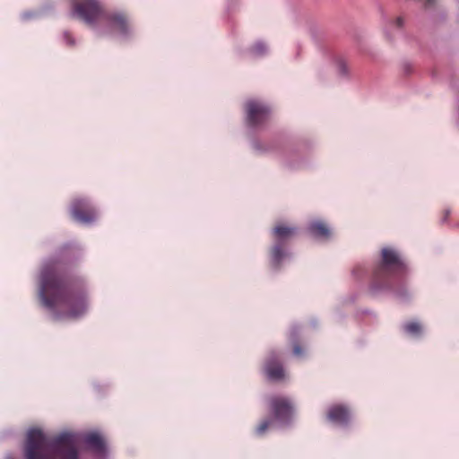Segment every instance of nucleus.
I'll return each instance as SVG.
<instances>
[{"instance_id": "nucleus-6", "label": "nucleus", "mask_w": 459, "mask_h": 459, "mask_svg": "<svg viewBox=\"0 0 459 459\" xmlns=\"http://www.w3.org/2000/svg\"><path fill=\"white\" fill-rule=\"evenodd\" d=\"M247 125L250 128H257L263 126L271 114L270 108L263 102L250 100L246 103Z\"/></svg>"}, {"instance_id": "nucleus-15", "label": "nucleus", "mask_w": 459, "mask_h": 459, "mask_svg": "<svg viewBox=\"0 0 459 459\" xmlns=\"http://www.w3.org/2000/svg\"><path fill=\"white\" fill-rule=\"evenodd\" d=\"M273 422L271 420H265L262 421L256 428L255 432L258 436H262L265 433L269 426H273Z\"/></svg>"}, {"instance_id": "nucleus-12", "label": "nucleus", "mask_w": 459, "mask_h": 459, "mask_svg": "<svg viewBox=\"0 0 459 459\" xmlns=\"http://www.w3.org/2000/svg\"><path fill=\"white\" fill-rule=\"evenodd\" d=\"M307 230L314 238L319 239H328L331 236L330 229L320 221L310 222Z\"/></svg>"}, {"instance_id": "nucleus-22", "label": "nucleus", "mask_w": 459, "mask_h": 459, "mask_svg": "<svg viewBox=\"0 0 459 459\" xmlns=\"http://www.w3.org/2000/svg\"><path fill=\"white\" fill-rule=\"evenodd\" d=\"M298 335H299V329L296 326L292 327L291 332H290L291 339L293 341H296L298 338Z\"/></svg>"}, {"instance_id": "nucleus-16", "label": "nucleus", "mask_w": 459, "mask_h": 459, "mask_svg": "<svg viewBox=\"0 0 459 459\" xmlns=\"http://www.w3.org/2000/svg\"><path fill=\"white\" fill-rule=\"evenodd\" d=\"M336 66L340 76L346 77L348 75V67L344 60L338 59L336 61Z\"/></svg>"}, {"instance_id": "nucleus-19", "label": "nucleus", "mask_w": 459, "mask_h": 459, "mask_svg": "<svg viewBox=\"0 0 459 459\" xmlns=\"http://www.w3.org/2000/svg\"><path fill=\"white\" fill-rule=\"evenodd\" d=\"M395 295L401 300H405L408 298V296H409L408 291L406 290H397V291H395Z\"/></svg>"}, {"instance_id": "nucleus-1", "label": "nucleus", "mask_w": 459, "mask_h": 459, "mask_svg": "<svg viewBox=\"0 0 459 459\" xmlns=\"http://www.w3.org/2000/svg\"><path fill=\"white\" fill-rule=\"evenodd\" d=\"M70 246L62 248L61 257L48 259L39 274L38 296L54 320L78 318L87 310L85 292L63 272L65 252Z\"/></svg>"}, {"instance_id": "nucleus-21", "label": "nucleus", "mask_w": 459, "mask_h": 459, "mask_svg": "<svg viewBox=\"0 0 459 459\" xmlns=\"http://www.w3.org/2000/svg\"><path fill=\"white\" fill-rule=\"evenodd\" d=\"M36 14H37V13H34V12H25V13H23L21 15V18H22V20H23V21H27V20H29V19H30V18H32V17H35V16H36Z\"/></svg>"}, {"instance_id": "nucleus-3", "label": "nucleus", "mask_w": 459, "mask_h": 459, "mask_svg": "<svg viewBox=\"0 0 459 459\" xmlns=\"http://www.w3.org/2000/svg\"><path fill=\"white\" fill-rule=\"evenodd\" d=\"M71 15L81 19L90 26H95L100 21H104L110 28L117 30L119 35L124 39L131 33L127 19L123 13L103 12L97 0H82L80 3L74 4Z\"/></svg>"}, {"instance_id": "nucleus-20", "label": "nucleus", "mask_w": 459, "mask_h": 459, "mask_svg": "<svg viewBox=\"0 0 459 459\" xmlns=\"http://www.w3.org/2000/svg\"><path fill=\"white\" fill-rule=\"evenodd\" d=\"M364 268L361 266V265H356L353 269H352V275H354L355 277H359V274L363 273H364Z\"/></svg>"}, {"instance_id": "nucleus-5", "label": "nucleus", "mask_w": 459, "mask_h": 459, "mask_svg": "<svg viewBox=\"0 0 459 459\" xmlns=\"http://www.w3.org/2000/svg\"><path fill=\"white\" fill-rule=\"evenodd\" d=\"M297 229L284 225H278L273 230L274 245L270 255V263L273 270H279L282 263L290 259V253L288 250V244L296 234Z\"/></svg>"}, {"instance_id": "nucleus-11", "label": "nucleus", "mask_w": 459, "mask_h": 459, "mask_svg": "<svg viewBox=\"0 0 459 459\" xmlns=\"http://www.w3.org/2000/svg\"><path fill=\"white\" fill-rule=\"evenodd\" d=\"M84 443L98 455L105 456L107 454L103 438L98 432H90L84 435Z\"/></svg>"}, {"instance_id": "nucleus-9", "label": "nucleus", "mask_w": 459, "mask_h": 459, "mask_svg": "<svg viewBox=\"0 0 459 459\" xmlns=\"http://www.w3.org/2000/svg\"><path fill=\"white\" fill-rule=\"evenodd\" d=\"M267 377L272 381H279L284 377L282 365L277 359V355L272 351L264 365Z\"/></svg>"}, {"instance_id": "nucleus-8", "label": "nucleus", "mask_w": 459, "mask_h": 459, "mask_svg": "<svg viewBox=\"0 0 459 459\" xmlns=\"http://www.w3.org/2000/svg\"><path fill=\"white\" fill-rule=\"evenodd\" d=\"M71 214L79 223L89 225L97 219L94 207L85 199H75L71 206Z\"/></svg>"}, {"instance_id": "nucleus-26", "label": "nucleus", "mask_w": 459, "mask_h": 459, "mask_svg": "<svg viewBox=\"0 0 459 459\" xmlns=\"http://www.w3.org/2000/svg\"><path fill=\"white\" fill-rule=\"evenodd\" d=\"M6 459H13V456H12L11 455H8L6 456Z\"/></svg>"}, {"instance_id": "nucleus-13", "label": "nucleus", "mask_w": 459, "mask_h": 459, "mask_svg": "<svg viewBox=\"0 0 459 459\" xmlns=\"http://www.w3.org/2000/svg\"><path fill=\"white\" fill-rule=\"evenodd\" d=\"M248 53L254 57H262L268 53V47L264 41L258 40L249 48Z\"/></svg>"}, {"instance_id": "nucleus-23", "label": "nucleus", "mask_w": 459, "mask_h": 459, "mask_svg": "<svg viewBox=\"0 0 459 459\" xmlns=\"http://www.w3.org/2000/svg\"><path fill=\"white\" fill-rule=\"evenodd\" d=\"M403 25V19L402 17H398L396 20H395V26L397 28H402Z\"/></svg>"}, {"instance_id": "nucleus-17", "label": "nucleus", "mask_w": 459, "mask_h": 459, "mask_svg": "<svg viewBox=\"0 0 459 459\" xmlns=\"http://www.w3.org/2000/svg\"><path fill=\"white\" fill-rule=\"evenodd\" d=\"M63 38L68 46L75 45V39L73 38L69 31H65L63 34Z\"/></svg>"}, {"instance_id": "nucleus-7", "label": "nucleus", "mask_w": 459, "mask_h": 459, "mask_svg": "<svg viewBox=\"0 0 459 459\" xmlns=\"http://www.w3.org/2000/svg\"><path fill=\"white\" fill-rule=\"evenodd\" d=\"M270 405L274 420L280 426H288L293 414V406L290 400L275 396L271 399Z\"/></svg>"}, {"instance_id": "nucleus-24", "label": "nucleus", "mask_w": 459, "mask_h": 459, "mask_svg": "<svg viewBox=\"0 0 459 459\" xmlns=\"http://www.w3.org/2000/svg\"><path fill=\"white\" fill-rule=\"evenodd\" d=\"M426 6H430L432 4H434L435 0H425Z\"/></svg>"}, {"instance_id": "nucleus-4", "label": "nucleus", "mask_w": 459, "mask_h": 459, "mask_svg": "<svg viewBox=\"0 0 459 459\" xmlns=\"http://www.w3.org/2000/svg\"><path fill=\"white\" fill-rule=\"evenodd\" d=\"M382 263L375 270L371 289L373 291L378 290L391 289L392 279L402 274L406 270L405 264L399 257L397 253L390 248L382 249Z\"/></svg>"}, {"instance_id": "nucleus-10", "label": "nucleus", "mask_w": 459, "mask_h": 459, "mask_svg": "<svg viewBox=\"0 0 459 459\" xmlns=\"http://www.w3.org/2000/svg\"><path fill=\"white\" fill-rule=\"evenodd\" d=\"M327 418L334 424L345 427L351 420V413L349 409L344 405H333L329 408Z\"/></svg>"}, {"instance_id": "nucleus-14", "label": "nucleus", "mask_w": 459, "mask_h": 459, "mask_svg": "<svg viewBox=\"0 0 459 459\" xmlns=\"http://www.w3.org/2000/svg\"><path fill=\"white\" fill-rule=\"evenodd\" d=\"M405 333L412 336H420L422 332V327L419 322H409L403 325Z\"/></svg>"}, {"instance_id": "nucleus-18", "label": "nucleus", "mask_w": 459, "mask_h": 459, "mask_svg": "<svg viewBox=\"0 0 459 459\" xmlns=\"http://www.w3.org/2000/svg\"><path fill=\"white\" fill-rule=\"evenodd\" d=\"M303 350L299 343H294L293 345V354L298 357H301L303 355Z\"/></svg>"}, {"instance_id": "nucleus-25", "label": "nucleus", "mask_w": 459, "mask_h": 459, "mask_svg": "<svg viewBox=\"0 0 459 459\" xmlns=\"http://www.w3.org/2000/svg\"><path fill=\"white\" fill-rule=\"evenodd\" d=\"M254 147H255V149H257V150H259V149H260V146H259V144H258L257 143H254Z\"/></svg>"}, {"instance_id": "nucleus-2", "label": "nucleus", "mask_w": 459, "mask_h": 459, "mask_svg": "<svg viewBox=\"0 0 459 459\" xmlns=\"http://www.w3.org/2000/svg\"><path fill=\"white\" fill-rule=\"evenodd\" d=\"M75 434L64 431L52 439H48L42 430L30 429L27 434L24 449L25 459H78Z\"/></svg>"}]
</instances>
